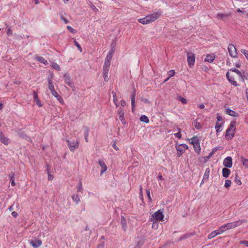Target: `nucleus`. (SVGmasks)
I'll use <instances>...</instances> for the list:
<instances>
[{
    "label": "nucleus",
    "instance_id": "nucleus-1",
    "mask_svg": "<svg viewBox=\"0 0 248 248\" xmlns=\"http://www.w3.org/2000/svg\"><path fill=\"white\" fill-rule=\"evenodd\" d=\"M161 15V12L157 11V12L153 13L151 14L147 15L145 17L138 19L139 22L145 25L153 23L157 20Z\"/></svg>",
    "mask_w": 248,
    "mask_h": 248
},
{
    "label": "nucleus",
    "instance_id": "nucleus-2",
    "mask_svg": "<svg viewBox=\"0 0 248 248\" xmlns=\"http://www.w3.org/2000/svg\"><path fill=\"white\" fill-rule=\"evenodd\" d=\"M244 222H247V220L243 219V220H238L236 221H233L230 223H227L221 226V231H223L224 232L226 231L227 230L235 228L240 225H241L242 223Z\"/></svg>",
    "mask_w": 248,
    "mask_h": 248
},
{
    "label": "nucleus",
    "instance_id": "nucleus-3",
    "mask_svg": "<svg viewBox=\"0 0 248 248\" xmlns=\"http://www.w3.org/2000/svg\"><path fill=\"white\" fill-rule=\"evenodd\" d=\"M236 124L235 121H232L229 127L226 131L225 138L227 140H230L232 139L234 135L235 127V125Z\"/></svg>",
    "mask_w": 248,
    "mask_h": 248
},
{
    "label": "nucleus",
    "instance_id": "nucleus-4",
    "mask_svg": "<svg viewBox=\"0 0 248 248\" xmlns=\"http://www.w3.org/2000/svg\"><path fill=\"white\" fill-rule=\"evenodd\" d=\"M226 77L227 79L231 84L234 86H239L236 81V80H238L237 75H235L234 73H232L230 72H228L226 73Z\"/></svg>",
    "mask_w": 248,
    "mask_h": 248
},
{
    "label": "nucleus",
    "instance_id": "nucleus-5",
    "mask_svg": "<svg viewBox=\"0 0 248 248\" xmlns=\"http://www.w3.org/2000/svg\"><path fill=\"white\" fill-rule=\"evenodd\" d=\"M164 217L163 212L161 210H158L152 215V217L150 218V220L151 221H153L155 220L163 221Z\"/></svg>",
    "mask_w": 248,
    "mask_h": 248
},
{
    "label": "nucleus",
    "instance_id": "nucleus-6",
    "mask_svg": "<svg viewBox=\"0 0 248 248\" xmlns=\"http://www.w3.org/2000/svg\"><path fill=\"white\" fill-rule=\"evenodd\" d=\"M188 146L186 144H181L179 145H176V148L177 150V155L178 157H180L188 149Z\"/></svg>",
    "mask_w": 248,
    "mask_h": 248
},
{
    "label": "nucleus",
    "instance_id": "nucleus-7",
    "mask_svg": "<svg viewBox=\"0 0 248 248\" xmlns=\"http://www.w3.org/2000/svg\"><path fill=\"white\" fill-rule=\"evenodd\" d=\"M66 142L69 147V150L71 152H74L75 149L78 148L79 142L78 140H66Z\"/></svg>",
    "mask_w": 248,
    "mask_h": 248
},
{
    "label": "nucleus",
    "instance_id": "nucleus-8",
    "mask_svg": "<svg viewBox=\"0 0 248 248\" xmlns=\"http://www.w3.org/2000/svg\"><path fill=\"white\" fill-rule=\"evenodd\" d=\"M187 63L188 65L190 67H192L195 62V55L192 52H188L187 53Z\"/></svg>",
    "mask_w": 248,
    "mask_h": 248
},
{
    "label": "nucleus",
    "instance_id": "nucleus-9",
    "mask_svg": "<svg viewBox=\"0 0 248 248\" xmlns=\"http://www.w3.org/2000/svg\"><path fill=\"white\" fill-rule=\"evenodd\" d=\"M228 49L229 55L232 58H236L237 57V53L235 46L232 44H230L228 46Z\"/></svg>",
    "mask_w": 248,
    "mask_h": 248
},
{
    "label": "nucleus",
    "instance_id": "nucleus-10",
    "mask_svg": "<svg viewBox=\"0 0 248 248\" xmlns=\"http://www.w3.org/2000/svg\"><path fill=\"white\" fill-rule=\"evenodd\" d=\"M16 135L20 138L26 139L28 141H31V138L27 136L25 132L22 131L21 129H17L15 131Z\"/></svg>",
    "mask_w": 248,
    "mask_h": 248
},
{
    "label": "nucleus",
    "instance_id": "nucleus-11",
    "mask_svg": "<svg viewBox=\"0 0 248 248\" xmlns=\"http://www.w3.org/2000/svg\"><path fill=\"white\" fill-rule=\"evenodd\" d=\"M229 72H232V73H235L237 75L238 77V80L239 81H244V78L241 72L236 68H231L229 70Z\"/></svg>",
    "mask_w": 248,
    "mask_h": 248
},
{
    "label": "nucleus",
    "instance_id": "nucleus-12",
    "mask_svg": "<svg viewBox=\"0 0 248 248\" xmlns=\"http://www.w3.org/2000/svg\"><path fill=\"white\" fill-rule=\"evenodd\" d=\"M223 165L228 168H230L232 167V158L231 156H228L225 158L223 162Z\"/></svg>",
    "mask_w": 248,
    "mask_h": 248
},
{
    "label": "nucleus",
    "instance_id": "nucleus-13",
    "mask_svg": "<svg viewBox=\"0 0 248 248\" xmlns=\"http://www.w3.org/2000/svg\"><path fill=\"white\" fill-rule=\"evenodd\" d=\"M223 232L221 231V227H219V228L218 230L214 231L210 233H209L208 235V239H211L216 236H217L218 234H220L222 233Z\"/></svg>",
    "mask_w": 248,
    "mask_h": 248
},
{
    "label": "nucleus",
    "instance_id": "nucleus-14",
    "mask_svg": "<svg viewBox=\"0 0 248 248\" xmlns=\"http://www.w3.org/2000/svg\"><path fill=\"white\" fill-rule=\"evenodd\" d=\"M112 56H113V52L109 51L105 59L104 65L110 66Z\"/></svg>",
    "mask_w": 248,
    "mask_h": 248
},
{
    "label": "nucleus",
    "instance_id": "nucleus-15",
    "mask_svg": "<svg viewBox=\"0 0 248 248\" xmlns=\"http://www.w3.org/2000/svg\"><path fill=\"white\" fill-rule=\"evenodd\" d=\"M98 163L99 164V165L100 166V167L102 168L101 171H100V174L102 175L107 170V167L105 163L102 160H98Z\"/></svg>",
    "mask_w": 248,
    "mask_h": 248
},
{
    "label": "nucleus",
    "instance_id": "nucleus-16",
    "mask_svg": "<svg viewBox=\"0 0 248 248\" xmlns=\"http://www.w3.org/2000/svg\"><path fill=\"white\" fill-rule=\"evenodd\" d=\"M33 100L35 103L37 105V107L40 108L42 106L41 101L38 97V94L35 91L33 92Z\"/></svg>",
    "mask_w": 248,
    "mask_h": 248
},
{
    "label": "nucleus",
    "instance_id": "nucleus-17",
    "mask_svg": "<svg viewBox=\"0 0 248 248\" xmlns=\"http://www.w3.org/2000/svg\"><path fill=\"white\" fill-rule=\"evenodd\" d=\"M136 97V91L135 89L134 88L132 92L130 94V99L131 101V105L132 108L135 107V99Z\"/></svg>",
    "mask_w": 248,
    "mask_h": 248
},
{
    "label": "nucleus",
    "instance_id": "nucleus-18",
    "mask_svg": "<svg viewBox=\"0 0 248 248\" xmlns=\"http://www.w3.org/2000/svg\"><path fill=\"white\" fill-rule=\"evenodd\" d=\"M30 244L32 245V246L34 248H37L40 247L42 243L41 240H32L30 242Z\"/></svg>",
    "mask_w": 248,
    "mask_h": 248
},
{
    "label": "nucleus",
    "instance_id": "nucleus-19",
    "mask_svg": "<svg viewBox=\"0 0 248 248\" xmlns=\"http://www.w3.org/2000/svg\"><path fill=\"white\" fill-rule=\"evenodd\" d=\"M35 59L39 62L43 63L45 65L48 64L47 61L42 56H40L39 55H36L35 56Z\"/></svg>",
    "mask_w": 248,
    "mask_h": 248
},
{
    "label": "nucleus",
    "instance_id": "nucleus-20",
    "mask_svg": "<svg viewBox=\"0 0 248 248\" xmlns=\"http://www.w3.org/2000/svg\"><path fill=\"white\" fill-rule=\"evenodd\" d=\"M230 16V14H223L221 13H218L217 14V18L218 19L224 20L225 18L228 17Z\"/></svg>",
    "mask_w": 248,
    "mask_h": 248
},
{
    "label": "nucleus",
    "instance_id": "nucleus-21",
    "mask_svg": "<svg viewBox=\"0 0 248 248\" xmlns=\"http://www.w3.org/2000/svg\"><path fill=\"white\" fill-rule=\"evenodd\" d=\"M215 59V56L213 54L207 55L205 58V62H212Z\"/></svg>",
    "mask_w": 248,
    "mask_h": 248
},
{
    "label": "nucleus",
    "instance_id": "nucleus-22",
    "mask_svg": "<svg viewBox=\"0 0 248 248\" xmlns=\"http://www.w3.org/2000/svg\"><path fill=\"white\" fill-rule=\"evenodd\" d=\"M231 173V170L228 168H224L222 169V175L225 178H227Z\"/></svg>",
    "mask_w": 248,
    "mask_h": 248
},
{
    "label": "nucleus",
    "instance_id": "nucleus-23",
    "mask_svg": "<svg viewBox=\"0 0 248 248\" xmlns=\"http://www.w3.org/2000/svg\"><path fill=\"white\" fill-rule=\"evenodd\" d=\"M0 141L1 142L4 143L5 145H8L9 143V140L8 138L5 137L2 133L0 136Z\"/></svg>",
    "mask_w": 248,
    "mask_h": 248
},
{
    "label": "nucleus",
    "instance_id": "nucleus-24",
    "mask_svg": "<svg viewBox=\"0 0 248 248\" xmlns=\"http://www.w3.org/2000/svg\"><path fill=\"white\" fill-rule=\"evenodd\" d=\"M226 113L235 117L238 116V113L235 112L232 109H226Z\"/></svg>",
    "mask_w": 248,
    "mask_h": 248
},
{
    "label": "nucleus",
    "instance_id": "nucleus-25",
    "mask_svg": "<svg viewBox=\"0 0 248 248\" xmlns=\"http://www.w3.org/2000/svg\"><path fill=\"white\" fill-rule=\"evenodd\" d=\"M121 225L123 230L124 231H126L127 226H126V220L124 217H121Z\"/></svg>",
    "mask_w": 248,
    "mask_h": 248
},
{
    "label": "nucleus",
    "instance_id": "nucleus-26",
    "mask_svg": "<svg viewBox=\"0 0 248 248\" xmlns=\"http://www.w3.org/2000/svg\"><path fill=\"white\" fill-rule=\"evenodd\" d=\"M72 199L76 204H78L80 201L79 195L77 194H73L72 196Z\"/></svg>",
    "mask_w": 248,
    "mask_h": 248
},
{
    "label": "nucleus",
    "instance_id": "nucleus-27",
    "mask_svg": "<svg viewBox=\"0 0 248 248\" xmlns=\"http://www.w3.org/2000/svg\"><path fill=\"white\" fill-rule=\"evenodd\" d=\"M9 177L11 182V185L13 186H15L16 185L15 182V173L13 172H11L9 175Z\"/></svg>",
    "mask_w": 248,
    "mask_h": 248
},
{
    "label": "nucleus",
    "instance_id": "nucleus-28",
    "mask_svg": "<svg viewBox=\"0 0 248 248\" xmlns=\"http://www.w3.org/2000/svg\"><path fill=\"white\" fill-rule=\"evenodd\" d=\"M209 174H210V169L209 168H207L206 169L205 173L203 176V180H208L209 179Z\"/></svg>",
    "mask_w": 248,
    "mask_h": 248
},
{
    "label": "nucleus",
    "instance_id": "nucleus-29",
    "mask_svg": "<svg viewBox=\"0 0 248 248\" xmlns=\"http://www.w3.org/2000/svg\"><path fill=\"white\" fill-rule=\"evenodd\" d=\"M48 87L49 90L50 91L51 93L53 91H55L54 86L53 85L52 81L50 79H48Z\"/></svg>",
    "mask_w": 248,
    "mask_h": 248
},
{
    "label": "nucleus",
    "instance_id": "nucleus-30",
    "mask_svg": "<svg viewBox=\"0 0 248 248\" xmlns=\"http://www.w3.org/2000/svg\"><path fill=\"white\" fill-rule=\"evenodd\" d=\"M140 121L142 122H144L146 124H148L149 122V118L147 116L145 115H142L140 117Z\"/></svg>",
    "mask_w": 248,
    "mask_h": 248
},
{
    "label": "nucleus",
    "instance_id": "nucleus-31",
    "mask_svg": "<svg viewBox=\"0 0 248 248\" xmlns=\"http://www.w3.org/2000/svg\"><path fill=\"white\" fill-rule=\"evenodd\" d=\"M190 143L192 144V145H194L200 142L198 138H197V137L196 136H194L192 138H191L190 139Z\"/></svg>",
    "mask_w": 248,
    "mask_h": 248
},
{
    "label": "nucleus",
    "instance_id": "nucleus-32",
    "mask_svg": "<svg viewBox=\"0 0 248 248\" xmlns=\"http://www.w3.org/2000/svg\"><path fill=\"white\" fill-rule=\"evenodd\" d=\"M195 151L197 153H199L201 152V147L200 142L196 144L193 145Z\"/></svg>",
    "mask_w": 248,
    "mask_h": 248
},
{
    "label": "nucleus",
    "instance_id": "nucleus-33",
    "mask_svg": "<svg viewBox=\"0 0 248 248\" xmlns=\"http://www.w3.org/2000/svg\"><path fill=\"white\" fill-rule=\"evenodd\" d=\"M89 134V129L88 127L85 128L84 138L86 142L88 141V136Z\"/></svg>",
    "mask_w": 248,
    "mask_h": 248
},
{
    "label": "nucleus",
    "instance_id": "nucleus-34",
    "mask_svg": "<svg viewBox=\"0 0 248 248\" xmlns=\"http://www.w3.org/2000/svg\"><path fill=\"white\" fill-rule=\"evenodd\" d=\"M192 235L191 233H186L183 235L182 236L178 238V241H180L190 237Z\"/></svg>",
    "mask_w": 248,
    "mask_h": 248
},
{
    "label": "nucleus",
    "instance_id": "nucleus-35",
    "mask_svg": "<svg viewBox=\"0 0 248 248\" xmlns=\"http://www.w3.org/2000/svg\"><path fill=\"white\" fill-rule=\"evenodd\" d=\"M51 66L52 68H53L58 71L61 70V68H60V66L57 63L54 62V63H52V64L51 65Z\"/></svg>",
    "mask_w": 248,
    "mask_h": 248
},
{
    "label": "nucleus",
    "instance_id": "nucleus-36",
    "mask_svg": "<svg viewBox=\"0 0 248 248\" xmlns=\"http://www.w3.org/2000/svg\"><path fill=\"white\" fill-rule=\"evenodd\" d=\"M235 183L238 186H240L242 184L241 181L240 180V178L238 176L237 174L235 175V179H234Z\"/></svg>",
    "mask_w": 248,
    "mask_h": 248
},
{
    "label": "nucleus",
    "instance_id": "nucleus-37",
    "mask_svg": "<svg viewBox=\"0 0 248 248\" xmlns=\"http://www.w3.org/2000/svg\"><path fill=\"white\" fill-rule=\"evenodd\" d=\"M51 93L53 95H54L59 101H60V99H62L61 97L59 95L58 93L55 90L51 92Z\"/></svg>",
    "mask_w": 248,
    "mask_h": 248
},
{
    "label": "nucleus",
    "instance_id": "nucleus-38",
    "mask_svg": "<svg viewBox=\"0 0 248 248\" xmlns=\"http://www.w3.org/2000/svg\"><path fill=\"white\" fill-rule=\"evenodd\" d=\"M175 72L174 70H171L168 73V79H170V78L173 77L175 75Z\"/></svg>",
    "mask_w": 248,
    "mask_h": 248
},
{
    "label": "nucleus",
    "instance_id": "nucleus-39",
    "mask_svg": "<svg viewBox=\"0 0 248 248\" xmlns=\"http://www.w3.org/2000/svg\"><path fill=\"white\" fill-rule=\"evenodd\" d=\"M221 124L218 123H216L215 128H216V131L217 133L221 131V130H222V129L221 128Z\"/></svg>",
    "mask_w": 248,
    "mask_h": 248
},
{
    "label": "nucleus",
    "instance_id": "nucleus-40",
    "mask_svg": "<svg viewBox=\"0 0 248 248\" xmlns=\"http://www.w3.org/2000/svg\"><path fill=\"white\" fill-rule=\"evenodd\" d=\"M177 130H178V132L176 133H174V135L178 138L179 139H180L182 137V134L181 133V129L180 128H177Z\"/></svg>",
    "mask_w": 248,
    "mask_h": 248
},
{
    "label": "nucleus",
    "instance_id": "nucleus-41",
    "mask_svg": "<svg viewBox=\"0 0 248 248\" xmlns=\"http://www.w3.org/2000/svg\"><path fill=\"white\" fill-rule=\"evenodd\" d=\"M241 160L243 165L246 167H248V159L242 157Z\"/></svg>",
    "mask_w": 248,
    "mask_h": 248
},
{
    "label": "nucleus",
    "instance_id": "nucleus-42",
    "mask_svg": "<svg viewBox=\"0 0 248 248\" xmlns=\"http://www.w3.org/2000/svg\"><path fill=\"white\" fill-rule=\"evenodd\" d=\"M231 184H232V182L230 180H226L225 181V185H224V186L226 187V188H229L231 185Z\"/></svg>",
    "mask_w": 248,
    "mask_h": 248
},
{
    "label": "nucleus",
    "instance_id": "nucleus-43",
    "mask_svg": "<svg viewBox=\"0 0 248 248\" xmlns=\"http://www.w3.org/2000/svg\"><path fill=\"white\" fill-rule=\"evenodd\" d=\"M217 150V147H215L214 148L212 151H211V152L209 154L207 158H209L210 157H211L212 156V155L215 153V152Z\"/></svg>",
    "mask_w": 248,
    "mask_h": 248
},
{
    "label": "nucleus",
    "instance_id": "nucleus-44",
    "mask_svg": "<svg viewBox=\"0 0 248 248\" xmlns=\"http://www.w3.org/2000/svg\"><path fill=\"white\" fill-rule=\"evenodd\" d=\"M74 45L78 47V49L80 51V52H82V48L79 43L76 41L75 40L74 41Z\"/></svg>",
    "mask_w": 248,
    "mask_h": 248
},
{
    "label": "nucleus",
    "instance_id": "nucleus-45",
    "mask_svg": "<svg viewBox=\"0 0 248 248\" xmlns=\"http://www.w3.org/2000/svg\"><path fill=\"white\" fill-rule=\"evenodd\" d=\"M241 52L245 55L246 58L248 60V50L245 49H242L241 50Z\"/></svg>",
    "mask_w": 248,
    "mask_h": 248
},
{
    "label": "nucleus",
    "instance_id": "nucleus-46",
    "mask_svg": "<svg viewBox=\"0 0 248 248\" xmlns=\"http://www.w3.org/2000/svg\"><path fill=\"white\" fill-rule=\"evenodd\" d=\"M67 29L72 33H76V31L70 26H67Z\"/></svg>",
    "mask_w": 248,
    "mask_h": 248
},
{
    "label": "nucleus",
    "instance_id": "nucleus-47",
    "mask_svg": "<svg viewBox=\"0 0 248 248\" xmlns=\"http://www.w3.org/2000/svg\"><path fill=\"white\" fill-rule=\"evenodd\" d=\"M112 94H113V101L115 103L116 107H118L119 106L117 105V104L116 103V102L117 101V98H116V93L113 92H112Z\"/></svg>",
    "mask_w": 248,
    "mask_h": 248
},
{
    "label": "nucleus",
    "instance_id": "nucleus-48",
    "mask_svg": "<svg viewBox=\"0 0 248 248\" xmlns=\"http://www.w3.org/2000/svg\"><path fill=\"white\" fill-rule=\"evenodd\" d=\"M109 66L108 65H104L103 66V72L108 73Z\"/></svg>",
    "mask_w": 248,
    "mask_h": 248
},
{
    "label": "nucleus",
    "instance_id": "nucleus-49",
    "mask_svg": "<svg viewBox=\"0 0 248 248\" xmlns=\"http://www.w3.org/2000/svg\"><path fill=\"white\" fill-rule=\"evenodd\" d=\"M158 227V222L155 221V220L153 221V225H152L153 228L155 229H157Z\"/></svg>",
    "mask_w": 248,
    "mask_h": 248
},
{
    "label": "nucleus",
    "instance_id": "nucleus-50",
    "mask_svg": "<svg viewBox=\"0 0 248 248\" xmlns=\"http://www.w3.org/2000/svg\"><path fill=\"white\" fill-rule=\"evenodd\" d=\"M194 126L197 129H199L201 127L200 123H199V122H195V123H194Z\"/></svg>",
    "mask_w": 248,
    "mask_h": 248
},
{
    "label": "nucleus",
    "instance_id": "nucleus-51",
    "mask_svg": "<svg viewBox=\"0 0 248 248\" xmlns=\"http://www.w3.org/2000/svg\"><path fill=\"white\" fill-rule=\"evenodd\" d=\"M6 33H7V35L9 36H11L13 34V31L11 29V28H9L7 30V32H6Z\"/></svg>",
    "mask_w": 248,
    "mask_h": 248
},
{
    "label": "nucleus",
    "instance_id": "nucleus-52",
    "mask_svg": "<svg viewBox=\"0 0 248 248\" xmlns=\"http://www.w3.org/2000/svg\"><path fill=\"white\" fill-rule=\"evenodd\" d=\"M108 73H106V72H103L104 78V80L105 81H108Z\"/></svg>",
    "mask_w": 248,
    "mask_h": 248
},
{
    "label": "nucleus",
    "instance_id": "nucleus-53",
    "mask_svg": "<svg viewBox=\"0 0 248 248\" xmlns=\"http://www.w3.org/2000/svg\"><path fill=\"white\" fill-rule=\"evenodd\" d=\"M82 189V184L81 182H80L77 186L78 192H80Z\"/></svg>",
    "mask_w": 248,
    "mask_h": 248
},
{
    "label": "nucleus",
    "instance_id": "nucleus-54",
    "mask_svg": "<svg viewBox=\"0 0 248 248\" xmlns=\"http://www.w3.org/2000/svg\"><path fill=\"white\" fill-rule=\"evenodd\" d=\"M179 100L183 104L187 103V100L184 97H179Z\"/></svg>",
    "mask_w": 248,
    "mask_h": 248
},
{
    "label": "nucleus",
    "instance_id": "nucleus-55",
    "mask_svg": "<svg viewBox=\"0 0 248 248\" xmlns=\"http://www.w3.org/2000/svg\"><path fill=\"white\" fill-rule=\"evenodd\" d=\"M119 118L123 124L125 123V118L124 117V116H122V115L119 116Z\"/></svg>",
    "mask_w": 248,
    "mask_h": 248
},
{
    "label": "nucleus",
    "instance_id": "nucleus-56",
    "mask_svg": "<svg viewBox=\"0 0 248 248\" xmlns=\"http://www.w3.org/2000/svg\"><path fill=\"white\" fill-rule=\"evenodd\" d=\"M112 147L113 148L116 150H119V148L117 147V146L116 145V142H114L113 144H112Z\"/></svg>",
    "mask_w": 248,
    "mask_h": 248
},
{
    "label": "nucleus",
    "instance_id": "nucleus-57",
    "mask_svg": "<svg viewBox=\"0 0 248 248\" xmlns=\"http://www.w3.org/2000/svg\"><path fill=\"white\" fill-rule=\"evenodd\" d=\"M11 214L12 216L14 217H16L18 216V214L15 211L12 212Z\"/></svg>",
    "mask_w": 248,
    "mask_h": 248
},
{
    "label": "nucleus",
    "instance_id": "nucleus-58",
    "mask_svg": "<svg viewBox=\"0 0 248 248\" xmlns=\"http://www.w3.org/2000/svg\"><path fill=\"white\" fill-rule=\"evenodd\" d=\"M61 19H62V20H63V21L64 22V23H65V24H67V23H68V21L66 18H65L63 16H61Z\"/></svg>",
    "mask_w": 248,
    "mask_h": 248
},
{
    "label": "nucleus",
    "instance_id": "nucleus-59",
    "mask_svg": "<svg viewBox=\"0 0 248 248\" xmlns=\"http://www.w3.org/2000/svg\"><path fill=\"white\" fill-rule=\"evenodd\" d=\"M146 192H147V196H148L149 199L151 201V196H150V190H146Z\"/></svg>",
    "mask_w": 248,
    "mask_h": 248
},
{
    "label": "nucleus",
    "instance_id": "nucleus-60",
    "mask_svg": "<svg viewBox=\"0 0 248 248\" xmlns=\"http://www.w3.org/2000/svg\"><path fill=\"white\" fill-rule=\"evenodd\" d=\"M241 244H243L245 245L247 247H248V241H242L240 242Z\"/></svg>",
    "mask_w": 248,
    "mask_h": 248
},
{
    "label": "nucleus",
    "instance_id": "nucleus-61",
    "mask_svg": "<svg viewBox=\"0 0 248 248\" xmlns=\"http://www.w3.org/2000/svg\"><path fill=\"white\" fill-rule=\"evenodd\" d=\"M157 180H159V181H161V180H163V178L162 177V176L161 174H159L158 175V176H157Z\"/></svg>",
    "mask_w": 248,
    "mask_h": 248
},
{
    "label": "nucleus",
    "instance_id": "nucleus-62",
    "mask_svg": "<svg viewBox=\"0 0 248 248\" xmlns=\"http://www.w3.org/2000/svg\"><path fill=\"white\" fill-rule=\"evenodd\" d=\"M14 205V203L10 206H9L8 208V210H9L10 211H12L14 209L13 206Z\"/></svg>",
    "mask_w": 248,
    "mask_h": 248
},
{
    "label": "nucleus",
    "instance_id": "nucleus-63",
    "mask_svg": "<svg viewBox=\"0 0 248 248\" xmlns=\"http://www.w3.org/2000/svg\"><path fill=\"white\" fill-rule=\"evenodd\" d=\"M91 8H92V9L93 10H94V11H95V12H97V11H98V9H97V8H96V7H95L94 5H92V6H91Z\"/></svg>",
    "mask_w": 248,
    "mask_h": 248
},
{
    "label": "nucleus",
    "instance_id": "nucleus-64",
    "mask_svg": "<svg viewBox=\"0 0 248 248\" xmlns=\"http://www.w3.org/2000/svg\"><path fill=\"white\" fill-rule=\"evenodd\" d=\"M119 116H121V115L124 116V112L123 111V110L122 109H121L120 111H119Z\"/></svg>",
    "mask_w": 248,
    "mask_h": 248
}]
</instances>
